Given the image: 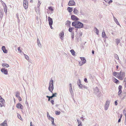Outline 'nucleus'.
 Returning a JSON list of instances; mask_svg holds the SVG:
<instances>
[{"label": "nucleus", "instance_id": "nucleus-35", "mask_svg": "<svg viewBox=\"0 0 126 126\" xmlns=\"http://www.w3.org/2000/svg\"><path fill=\"white\" fill-rule=\"evenodd\" d=\"M66 24L67 25V26H69L70 24V22L69 21L67 20L66 21Z\"/></svg>", "mask_w": 126, "mask_h": 126}, {"label": "nucleus", "instance_id": "nucleus-2", "mask_svg": "<svg viewBox=\"0 0 126 126\" xmlns=\"http://www.w3.org/2000/svg\"><path fill=\"white\" fill-rule=\"evenodd\" d=\"M48 89L50 92L52 93V91L54 89V86L53 85V81L52 79L50 81Z\"/></svg>", "mask_w": 126, "mask_h": 126}, {"label": "nucleus", "instance_id": "nucleus-24", "mask_svg": "<svg viewBox=\"0 0 126 126\" xmlns=\"http://www.w3.org/2000/svg\"><path fill=\"white\" fill-rule=\"evenodd\" d=\"M50 120L52 122V124L53 126L55 125L54 123V118L52 117H50Z\"/></svg>", "mask_w": 126, "mask_h": 126}, {"label": "nucleus", "instance_id": "nucleus-18", "mask_svg": "<svg viewBox=\"0 0 126 126\" xmlns=\"http://www.w3.org/2000/svg\"><path fill=\"white\" fill-rule=\"evenodd\" d=\"M80 58L83 63L85 64L86 63V60L84 57H80Z\"/></svg>", "mask_w": 126, "mask_h": 126}, {"label": "nucleus", "instance_id": "nucleus-1", "mask_svg": "<svg viewBox=\"0 0 126 126\" xmlns=\"http://www.w3.org/2000/svg\"><path fill=\"white\" fill-rule=\"evenodd\" d=\"M72 25L74 26L76 28L80 29L83 28V23L79 21H74L72 23Z\"/></svg>", "mask_w": 126, "mask_h": 126}, {"label": "nucleus", "instance_id": "nucleus-61", "mask_svg": "<svg viewBox=\"0 0 126 126\" xmlns=\"http://www.w3.org/2000/svg\"><path fill=\"white\" fill-rule=\"evenodd\" d=\"M49 25L50 27V28H51V29H52L53 28L52 27V25Z\"/></svg>", "mask_w": 126, "mask_h": 126}, {"label": "nucleus", "instance_id": "nucleus-48", "mask_svg": "<svg viewBox=\"0 0 126 126\" xmlns=\"http://www.w3.org/2000/svg\"><path fill=\"white\" fill-rule=\"evenodd\" d=\"M122 116V114H121L120 115V118L119 119L118 121V122H119L120 121L121 119Z\"/></svg>", "mask_w": 126, "mask_h": 126}, {"label": "nucleus", "instance_id": "nucleus-40", "mask_svg": "<svg viewBox=\"0 0 126 126\" xmlns=\"http://www.w3.org/2000/svg\"><path fill=\"white\" fill-rule=\"evenodd\" d=\"M49 9L51 11H53V8L52 7H48Z\"/></svg>", "mask_w": 126, "mask_h": 126}, {"label": "nucleus", "instance_id": "nucleus-20", "mask_svg": "<svg viewBox=\"0 0 126 126\" xmlns=\"http://www.w3.org/2000/svg\"><path fill=\"white\" fill-rule=\"evenodd\" d=\"M113 18L114 22L116 23L118 25H119L120 26V24L118 22V20L116 19L114 16H113Z\"/></svg>", "mask_w": 126, "mask_h": 126}, {"label": "nucleus", "instance_id": "nucleus-57", "mask_svg": "<svg viewBox=\"0 0 126 126\" xmlns=\"http://www.w3.org/2000/svg\"><path fill=\"white\" fill-rule=\"evenodd\" d=\"M112 1L111 0H110V1H109V4H110V3H112Z\"/></svg>", "mask_w": 126, "mask_h": 126}, {"label": "nucleus", "instance_id": "nucleus-38", "mask_svg": "<svg viewBox=\"0 0 126 126\" xmlns=\"http://www.w3.org/2000/svg\"><path fill=\"white\" fill-rule=\"evenodd\" d=\"M105 110H107L108 108V104H107H107H106L105 105Z\"/></svg>", "mask_w": 126, "mask_h": 126}, {"label": "nucleus", "instance_id": "nucleus-44", "mask_svg": "<svg viewBox=\"0 0 126 126\" xmlns=\"http://www.w3.org/2000/svg\"><path fill=\"white\" fill-rule=\"evenodd\" d=\"M17 117H18V118L19 119H20L21 120H22V118L20 116V115L19 114H18L17 115Z\"/></svg>", "mask_w": 126, "mask_h": 126}, {"label": "nucleus", "instance_id": "nucleus-27", "mask_svg": "<svg viewBox=\"0 0 126 126\" xmlns=\"http://www.w3.org/2000/svg\"><path fill=\"white\" fill-rule=\"evenodd\" d=\"M78 10H77V9L76 8H75L74 9V10L73 11V12L74 14L75 15L77 14H78Z\"/></svg>", "mask_w": 126, "mask_h": 126}, {"label": "nucleus", "instance_id": "nucleus-45", "mask_svg": "<svg viewBox=\"0 0 126 126\" xmlns=\"http://www.w3.org/2000/svg\"><path fill=\"white\" fill-rule=\"evenodd\" d=\"M41 4V3H40V1H39V2L38 4L37 8H39V6Z\"/></svg>", "mask_w": 126, "mask_h": 126}, {"label": "nucleus", "instance_id": "nucleus-43", "mask_svg": "<svg viewBox=\"0 0 126 126\" xmlns=\"http://www.w3.org/2000/svg\"><path fill=\"white\" fill-rule=\"evenodd\" d=\"M95 29L96 30V34H97L98 35V32H99L98 30L96 27H95Z\"/></svg>", "mask_w": 126, "mask_h": 126}, {"label": "nucleus", "instance_id": "nucleus-37", "mask_svg": "<svg viewBox=\"0 0 126 126\" xmlns=\"http://www.w3.org/2000/svg\"><path fill=\"white\" fill-rule=\"evenodd\" d=\"M60 112L59 111H55V113L56 115H59L60 114Z\"/></svg>", "mask_w": 126, "mask_h": 126}, {"label": "nucleus", "instance_id": "nucleus-30", "mask_svg": "<svg viewBox=\"0 0 126 126\" xmlns=\"http://www.w3.org/2000/svg\"><path fill=\"white\" fill-rule=\"evenodd\" d=\"M71 39L72 40H73L74 38V34L73 32H72L71 34Z\"/></svg>", "mask_w": 126, "mask_h": 126}, {"label": "nucleus", "instance_id": "nucleus-15", "mask_svg": "<svg viewBox=\"0 0 126 126\" xmlns=\"http://www.w3.org/2000/svg\"><path fill=\"white\" fill-rule=\"evenodd\" d=\"M1 49L4 53H7V51L6 50L5 47V46H2V47Z\"/></svg>", "mask_w": 126, "mask_h": 126}, {"label": "nucleus", "instance_id": "nucleus-26", "mask_svg": "<svg viewBox=\"0 0 126 126\" xmlns=\"http://www.w3.org/2000/svg\"><path fill=\"white\" fill-rule=\"evenodd\" d=\"M20 93L18 91H16V96L17 98L20 96Z\"/></svg>", "mask_w": 126, "mask_h": 126}, {"label": "nucleus", "instance_id": "nucleus-23", "mask_svg": "<svg viewBox=\"0 0 126 126\" xmlns=\"http://www.w3.org/2000/svg\"><path fill=\"white\" fill-rule=\"evenodd\" d=\"M4 10V12L5 13L6 15H7V6H5V7H3Z\"/></svg>", "mask_w": 126, "mask_h": 126}, {"label": "nucleus", "instance_id": "nucleus-34", "mask_svg": "<svg viewBox=\"0 0 126 126\" xmlns=\"http://www.w3.org/2000/svg\"><path fill=\"white\" fill-rule=\"evenodd\" d=\"M74 29V28L70 27L69 28V29L68 30L70 32H71Z\"/></svg>", "mask_w": 126, "mask_h": 126}, {"label": "nucleus", "instance_id": "nucleus-9", "mask_svg": "<svg viewBox=\"0 0 126 126\" xmlns=\"http://www.w3.org/2000/svg\"><path fill=\"white\" fill-rule=\"evenodd\" d=\"M75 4V2L73 0H71L69 1L68 5L69 6H74Z\"/></svg>", "mask_w": 126, "mask_h": 126}, {"label": "nucleus", "instance_id": "nucleus-5", "mask_svg": "<svg viewBox=\"0 0 126 126\" xmlns=\"http://www.w3.org/2000/svg\"><path fill=\"white\" fill-rule=\"evenodd\" d=\"M1 71L2 74L5 75H7L8 74L7 70L4 68H2L1 69Z\"/></svg>", "mask_w": 126, "mask_h": 126}, {"label": "nucleus", "instance_id": "nucleus-8", "mask_svg": "<svg viewBox=\"0 0 126 126\" xmlns=\"http://www.w3.org/2000/svg\"><path fill=\"white\" fill-rule=\"evenodd\" d=\"M71 19L73 20L77 21L79 20V18L74 15H72L71 17Z\"/></svg>", "mask_w": 126, "mask_h": 126}, {"label": "nucleus", "instance_id": "nucleus-54", "mask_svg": "<svg viewBox=\"0 0 126 126\" xmlns=\"http://www.w3.org/2000/svg\"><path fill=\"white\" fill-rule=\"evenodd\" d=\"M84 81L86 83H87L88 82L87 81V79L86 78H85L84 79Z\"/></svg>", "mask_w": 126, "mask_h": 126}, {"label": "nucleus", "instance_id": "nucleus-13", "mask_svg": "<svg viewBox=\"0 0 126 126\" xmlns=\"http://www.w3.org/2000/svg\"><path fill=\"white\" fill-rule=\"evenodd\" d=\"M3 11L2 9H0V17L2 18L3 16Z\"/></svg>", "mask_w": 126, "mask_h": 126}, {"label": "nucleus", "instance_id": "nucleus-19", "mask_svg": "<svg viewBox=\"0 0 126 126\" xmlns=\"http://www.w3.org/2000/svg\"><path fill=\"white\" fill-rule=\"evenodd\" d=\"M37 43L38 46L39 47H41V45L38 38L37 39Z\"/></svg>", "mask_w": 126, "mask_h": 126}, {"label": "nucleus", "instance_id": "nucleus-33", "mask_svg": "<svg viewBox=\"0 0 126 126\" xmlns=\"http://www.w3.org/2000/svg\"><path fill=\"white\" fill-rule=\"evenodd\" d=\"M116 43L117 44V45H118L120 42V40L119 39H116Z\"/></svg>", "mask_w": 126, "mask_h": 126}, {"label": "nucleus", "instance_id": "nucleus-62", "mask_svg": "<svg viewBox=\"0 0 126 126\" xmlns=\"http://www.w3.org/2000/svg\"><path fill=\"white\" fill-rule=\"evenodd\" d=\"M118 104V103H115V105H117Z\"/></svg>", "mask_w": 126, "mask_h": 126}, {"label": "nucleus", "instance_id": "nucleus-60", "mask_svg": "<svg viewBox=\"0 0 126 126\" xmlns=\"http://www.w3.org/2000/svg\"><path fill=\"white\" fill-rule=\"evenodd\" d=\"M92 53L93 54H94V50H92Z\"/></svg>", "mask_w": 126, "mask_h": 126}, {"label": "nucleus", "instance_id": "nucleus-42", "mask_svg": "<svg viewBox=\"0 0 126 126\" xmlns=\"http://www.w3.org/2000/svg\"><path fill=\"white\" fill-rule=\"evenodd\" d=\"M77 121L78 122V125H81L82 123L79 120L77 119Z\"/></svg>", "mask_w": 126, "mask_h": 126}, {"label": "nucleus", "instance_id": "nucleus-4", "mask_svg": "<svg viewBox=\"0 0 126 126\" xmlns=\"http://www.w3.org/2000/svg\"><path fill=\"white\" fill-rule=\"evenodd\" d=\"M23 5L24 8L26 9L28 7V1L27 0H23Z\"/></svg>", "mask_w": 126, "mask_h": 126}, {"label": "nucleus", "instance_id": "nucleus-7", "mask_svg": "<svg viewBox=\"0 0 126 126\" xmlns=\"http://www.w3.org/2000/svg\"><path fill=\"white\" fill-rule=\"evenodd\" d=\"M59 35L61 40H63L64 36V32L63 31L59 33Z\"/></svg>", "mask_w": 126, "mask_h": 126}, {"label": "nucleus", "instance_id": "nucleus-50", "mask_svg": "<svg viewBox=\"0 0 126 126\" xmlns=\"http://www.w3.org/2000/svg\"><path fill=\"white\" fill-rule=\"evenodd\" d=\"M115 79V80L114 81V82L116 83H117L118 81V80H117V79H116L115 78H114Z\"/></svg>", "mask_w": 126, "mask_h": 126}, {"label": "nucleus", "instance_id": "nucleus-47", "mask_svg": "<svg viewBox=\"0 0 126 126\" xmlns=\"http://www.w3.org/2000/svg\"><path fill=\"white\" fill-rule=\"evenodd\" d=\"M4 101V100L1 97L0 98V102H3Z\"/></svg>", "mask_w": 126, "mask_h": 126}, {"label": "nucleus", "instance_id": "nucleus-31", "mask_svg": "<svg viewBox=\"0 0 126 126\" xmlns=\"http://www.w3.org/2000/svg\"><path fill=\"white\" fill-rule=\"evenodd\" d=\"M24 56H25V57L26 58V59L27 60H28L29 61V57L27 55L25 54H24Z\"/></svg>", "mask_w": 126, "mask_h": 126}, {"label": "nucleus", "instance_id": "nucleus-6", "mask_svg": "<svg viewBox=\"0 0 126 126\" xmlns=\"http://www.w3.org/2000/svg\"><path fill=\"white\" fill-rule=\"evenodd\" d=\"M121 72H114L113 73V74L114 76L117 78L118 79L120 75H121Z\"/></svg>", "mask_w": 126, "mask_h": 126}, {"label": "nucleus", "instance_id": "nucleus-17", "mask_svg": "<svg viewBox=\"0 0 126 126\" xmlns=\"http://www.w3.org/2000/svg\"><path fill=\"white\" fill-rule=\"evenodd\" d=\"M0 126H8L7 121L5 120L2 123L0 124Z\"/></svg>", "mask_w": 126, "mask_h": 126}, {"label": "nucleus", "instance_id": "nucleus-22", "mask_svg": "<svg viewBox=\"0 0 126 126\" xmlns=\"http://www.w3.org/2000/svg\"><path fill=\"white\" fill-rule=\"evenodd\" d=\"M80 88L82 89H87L88 88L87 87L84 85H80Z\"/></svg>", "mask_w": 126, "mask_h": 126}, {"label": "nucleus", "instance_id": "nucleus-59", "mask_svg": "<svg viewBox=\"0 0 126 126\" xmlns=\"http://www.w3.org/2000/svg\"><path fill=\"white\" fill-rule=\"evenodd\" d=\"M30 126H34V125H32V122H31L30 123Z\"/></svg>", "mask_w": 126, "mask_h": 126}, {"label": "nucleus", "instance_id": "nucleus-25", "mask_svg": "<svg viewBox=\"0 0 126 126\" xmlns=\"http://www.w3.org/2000/svg\"><path fill=\"white\" fill-rule=\"evenodd\" d=\"M72 8H70L69 7H68L67 9V10L70 13L73 11Z\"/></svg>", "mask_w": 126, "mask_h": 126}, {"label": "nucleus", "instance_id": "nucleus-58", "mask_svg": "<svg viewBox=\"0 0 126 126\" xmlns=\"http://www.w3.org/2000/svg\"><path fill=\"white\" fill-rule=\"evenodd\" d=\"M104 0L106 2H109V0Z\"/></svg>", "mask_w": 126, "mask_h": 126}, {"label": "nucleus", "instance_id": "nucleus-39", "mask_svg": "<svg viewBox=\"0 0 126 126\" xmlns=\"http://www.w3.org/2000/svg\"><path fill=\"white\" fill-rule=\"evenodd\" d=\"M1 3L3 6V7H5V6H7L5 3H4L3 1H1Z\"/></svg>", "mask_w": 126, "mask_h": 126}, {"label": "nucleus", "instance_id": "nucleus-14", "mask_svg": "<svg viewBox=\"0 0 126 126\" xmlns=\"http://www.w3.org/2000/svg\"><path fill=\"white\" fill-rule=\"evenodd\" d=\"M122 86L121 85H119L118 87L119 92H118V95H120L122 93V91L121 89L122 88Z\"/></svg>", "mask_w": 126, "mask_h": 126}, {"label": "nucleus", "instance_id": "nucleus-41", "mask_svg": "<svg viewBox=\"0 0 126 126\" xmlns=\"http://www.w3.org/2000/svg\"><path fill=\"white\" fill-rule=\"evenodd\" d=\"M84 64L82 62L80 61V62H79V65L80 66H81L82 65Z\"/></svg>", "mask_w": 126, "mask_h": 126}, {"label": "nucleus", "instance_id": "nucleus-63", "mask_svg": "<svg viewBox=\"0 0 126 126\" xmlns=\"http://www.w3.org/2000/svg\"><path fill=\"white\" fill-rule=\"evenodd\" d=\"M78 126H82V125H78Z\"/></svg>", "mask_w": 126, "mask_h": 126}, {"label": "nucleus", "instance_id": "nucleus-21", "mask_svg": "<svg viewBox=\"0 0 126 126\" xmlns=\"http://www.w3.org/2000/svg\"><path fill=\"white\" fill-rule=\"evenodd\" d=\"M16 107L18 108L22 109V105L20 103H18L16 105Z\"/></svg>", "mask_w": 126, "mask_h": 126}, {"label": "nucleus", "instance_id": "nucleus-36", "mask_svg": "<svg viewBox=\"0 0 126 126\" xmlns=\"http://www.w3.org/2000/svg\"><path fill=\"white\" fill-rule=\"evenodd\" d=\"M114 56L115 58L117 60H118L119 59L118 56V55L116 54H114Z\"/></svg>", "mask_w": 126, "mask_h": 126}, {"label": "nucleus", "instance_id": "nucleus-49", "mask_svg": "<svg viewBox=\"0 0 126 126\" xmlns=\"http://www.w3.org/2000/svg\"><path fill=\"white\" fill-rule=\"evenodd\" d=\"M47 116L48 118L49 119H50V117L49 116V113L48 112H47Z\"/></svg>", "mask_w": 126, "mask_h": 126}, {"label": "nucleus", "instance_id": "nucleus-52", "mask_svg": "<svg viewBox=\"0 0 126 126\" xmlns=\"http://www.w3.org/2000/svg\"><path fill=\"white\" fill-rule=\"evenodd\" d=\"M56 94H57L56 93H55L54 94H53L51 96V97H54L56 96Z\"/></svg>", "mask_w": 126, "mask_h": 126}, {"label": "nucleus", "instance_id": "nucleus-3", "mask_svg": "<svg viewBox=\"0 0 126 126\" xmlns=\"http://www.w3.org/2000/svg\"><path fill=\"white\" fill-rule=\"evenodd\" d=\"M94 93L97 96H101L100 92L97 87L94 88Z\"/></svg>", "mask_w": 126, "mask_h": 126}, {"label": "nucleus", "instance_id": "nucleus-10", "mask_svg": "<svg viewBox=\"0 0 126 126\" xmlns=\"http://www.w3.org/2000/svg\"><path fill=\"white\" fill-rule=\"evenodd\" d=\"M48 21L49 22V25H52L53 24V20L52 18L49 16L48 17Z\"/></svg>", "mask_w": 126, "mask_h": 126}, {"label": "nucleus", "instance_id": "nucleus-32", "mask_svg": "<svg viewBox=\"0 0 126 126\" xmlns=\"http://www.w3.org/2000/svg\"><path fill=\"white\" fill-rule=\"evenodd\" d=\"M82 84H81L80 80L79 79L78 83V85L79 86V88L80 87V86Z\"/></svg>", "mask_w": 126, "mask_h": 126}, {"label": "nucleus", "instance_id": "nucleus-51", "mask_svg": "<svg viewBox=\"0 0 126 126\" xmlns=\"http://www.w3.org/2000/svg\"><path fill=\"white\" fill-rule=\"evenodd\" d=\"M17 98H18V100H19V101H21V98L20 96H19L18 97H17Z\"/></svg>", "mask_w": 126, "mask_h": 126}, {"label": "nucleus", "instance_id": "nucleus-11", "mask_svg": "<svg viewBox=\"0 0 126 126\" xmlns=\"http://www.w3.org/2000/svg\"><path fill=\"white\" fill-rule=\"evenodd\" d=\"M69 92L70 93V94H73V88L72 86V85L71 83H70L69 84Z\"/></svg>", "mask_w": 126, "mask_h": 126}, {"label": "nucleus", "instance_id": "nucleus-16", "mask_svg": "<svg viewBox=\"0 0 126 126\" xmlns=\"http://www.w3.org/2000/svg\"><path fill=\"white\" fill-rule=\"evenodd\" d=\"M2 66L3 67V68H5L8 67L9 66V65L7 63H3L2 64Z\"/></svg>", "mask_w": 126, "mask_h": 126}, {"label": "nucleus", "instance_id": "nucleus-46", "mask_svg": "<svg viewBox=\"0 0 126 126\" xmlns=\"http://www.w3.org/2000/svg\"><path fill=\"white\" fill-rule=\"evenodd\" d=\"M20 47H19L18 48V50L19 53H21L22 52V51L20 49Z\"/></svg>", "mask_w": 126, "mask_h": 126}, {"label": "nucleus", "instance_id": "nucleus-28", "mask_svg": "<svg viewBox=\"0 0 126 126\" xmlns=\"http://www.w3.org/2000/svg\"><path fill=\"white\" fill-rule=\"evenodd\" d=\"M102 36L103 38L106 37V34L104 32V30H103V31L102 32Z\"/></svg>", "mask_w": 126, "mask_h": 126}, {"label": "nucleus", "instance_id": "nucleus-56", "mask_svg": "<svg viewBox=\"0 0 126 126\" xmlns=\"http://www.w3.org/2000/svg\"><path fill=\"white\" fill-rule=\"evenodd\" d=\"M79 35L80 36H81L82 34V33L81 32H79Z\"/></svg>", "mask_w": 126, "mask_h": 126}, {"label": "nucleus", "instance_id": "nucleus-64", "mask_svg": "<svg viewBox=\"0 0 126 126\" xmlns=\"http://www.w3.org/2000/svg\"><path fill=\"white\" fill-rule=\"evenodd\" d=\"M125 125H126V121H125Z\"/></svg>", "mask_w": 126, "mask_h": 126}, {"label": "nucleus", "instance_id": "nucleus-12", "mask_svg": "<svg viewBox=\"0 0 126 126\" xmlns=\"http://www.w3.org/2000/svg\"><path fill=\"white\" fill-rule=\"evenodd\" d=\"M125 74V73L124 72H122V74L121 73V75H120L119 79L121 80H123L124 76Z\"/></svg>", "mask_w": 126, "mask_h": 126}, {"label": "nucleus", "instance_id": "nucleus-55", "mask_svg": "<svg viewBox=\"0 0 126 126\" xmlns=\"http://www.w3.org/2000/svg\"><path fill=\"white\" fill-rule=\"evenodd\" d=\"M3 105V103H0V107H1Z\"/></svg>", "mask_w": 126, "mask_h": 126}, {"label": "nucleus", "instance_id": "nucleus-29", "mask_svg": "<svg viewBox=\"0 0 126 126\" xmlns=\"http://www.w3.org/2000/svg\"><path fill=\"white\" fill-rule=\"evenodd\" d=\"M70 52L72 54L73 56L75 55V52L73 49H71L70 50Z\"/></svg>", "mask_w": 126, "mask_h": 126}, {"label": "nucleus", "instance_id": "nucleus-53", "mask_svg": "<svg viewBox=\"0 0 126 126\" xmlns=\"http://www.w3.org/2000/svg\"><path fill=\"white\" fill-rule=\"evenodd\" d=\"M123 113L125 114V116H126V110H124L123 111Z\"/></svg>", "mask_w": 126, "mask_h": 126}]
</instances>
